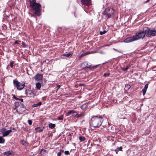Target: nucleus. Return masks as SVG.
<instances>
[{"instance_id": "9b49d317", "label": "nucleus", "mask_w": 156, "mask_h": 156, "mask_svg": "<svg viewBox=\"0 0 156 156\" xmlns=\"http://www.w3.org/2000/svg\"><path fill=\"white\" fill-rule=\"evenodd\" d=\"M85 115V114L84 113H82L81 114H78L77 113L75 115H74L75 118H77L83 117Z\"/></svg>"}, {"instance_id": "1a4fd4ad", "label": "nucleus", "mask_w": 156, "mask_h": 156, "mask_svg": "<svg viewBox=\"0 0 156 156\" xmlns=\"http://www.w3.org/2000/svg\"><path fill=\"white\" fill-rule=\"evenodd\" d=\"M82 3L87 6L90 5L91 4V0H81Z\"/></svg>"}, {"instance_id": "58836bf2", "label": "nucleus", "mask_w": 156, "mask_h": 156, "mask_svg": "<svg viewBox=\"0 0 156 156\" xmlns=\"http://www.w3.org/2000/svg\"><path fill=\"white\" fill-rule=\"evenodd\" d=\"M21 144L24 145H25L26 144V142L24 140H22L21 142Z\"/></svg>"}, {"instance_id": "603ef678", "label": "nucleus", "mask_w": 156, "mask_h": 156, "mask_svg": "<svg viewBox=\"0 0 156 156\" xmlns=\"http://www.w3.org/2000/svg\"><path fill=\"white\" fill-rule=\"evenodd\" d=\"M79 85L80 86H84V85L82 83H80Z\"/></svg>"}, {"instance_id": "72a5a7b5", "label": "nucleus", "mask_w": 156, "mask_h": 156, "mask_svg": "<svg viewBox=\"0 0 156 156\" xmlns=\"http://www.w3.org/2000/svg\"><path fill=\"white\" fill-rule=\"evenodd\" d=\"M110 73H105L104 74V76H108L110 75Z\"/></svg>"}, {"instance_id": "49530a36", "label": "nucleus", "mask_w": 156, "mask_h": 156, "mask_svg": "<svg viewBox=\"0 0 156 156\" xmlns=\"http://www.w3.org/2000/svg\"><path fill=\"white\" fill-rule=\"evenodd\" d=\"M7 131L9 134L11 132H12V130H11V129H10L9 130H8Z\"/></svg>"}, {"instance_id": "2eb2a0df", "label": "nucleus", "mask_w": 156, "mask_h": 156, "mask_svg": "<svg viewBox=\"0 0 156 156\" xmlns=\"http://www.w3.org/2000/svg\"><path fill=\"white\" fill-rule=\"evenodd\" d=\"M42 102L41 101H40L37 104H34L33 105H32L31 107L32 108H34V107H35L40 106V105H42Z\"/></svg>"}, {"instance_id": "864d4df0", "label": "nucleus", "mask_w": 156, "mask_h": 156, "mask_svg": "<svg viewBox=\"0 0 156 156\" xmlns=\"http://www.w3.org/2000/svg\"><path fill=\"white\" fill-rule=\"evenodd\" d=\"M149 1H150V0H147V1H146L145 2L147 3V2H148Z\"/></svg>"}, {"instance_id": "8fccbe9b", "label": "nucleus", "mask_w": 156, "mask_h": 156, "mask_svg": "<svg viewBox=\"0 0 156 156\" xmlns=\"http://www.w3.org/2000/svg\"><path fill=\"white\" fill-rule=\"evenodd\" d=\"M60 152L62 153H63L64 152V150H62V149H61L60 150Z\"/></svg>"}, {"instance_id": "5fc2aeb1", "label": "nucleus", "mask_w": 156, "mask_h": 156, "mask_svg": "<svg viewBox=\"0 0 156 156\" xmlns=\"http://www.w3.org/2000/svg\"><path fill=\"white\" fill-rule=\"evenodd\" d=\"M16 111L19 114V109H16Z\"/></svg>"}, {"instance_id": "37998d69", "label": "nucleus", "mask_w": 156, "mask_h": 156, "mask_svg": "<svg viewBox=\"0 0 156 156\" xmlns=\"http://www.w3.org/2000/svg\"><path fill=\"white\" fill-rule=\"evenodd\" d=\"M22 44L25 47H26V45L25 44V43L24 42H22Z\"/></svg>"}, {"instance_id": "2f4dec72", "label": "nucleus", "mask_w": 156, "mask_h": 156, "mask_svg": "<svg viewBox=\"0 0 156 156\" xmlns=\"http://www.w3.org/2000/svg\"><path fill=\"white\" fill-rule=\"evenodd\" d=\"M87 106L86 104H84L83 105L81 106V108L83 109H84L86 108H87Z\"/></svg>"}, {"instance_id": "412c9836", "label": "nucleus", "mask_w": 156, "mask_h": 156, "mask_svg": "<svg viewBox=\"0 0 156 156\" xmlns=\"http://www.w3.org/2000/svg\"><path fill=\"white\" fill-rule=\"evenodd\" d=\"M96 66H91V65H89L87 64V66H85L84 67L85 68H88L90 69H94V68H96Z\"/></svg>"}, {"instance_id": "6ab92c4d", "label": "nucleus", "mask_w": 156, "mask_h": 156, "mask_svg": "<svg viewBox=\"0 0 156 156\" xmlns=\"http://www.w3.org/2000/svg\"><path fill=\"white\" fill-rule=\"evenodd\" d=\"M22 104V103L20 101L15 102V106L16 108H17L19 106H20Z\"/></svg>"}, {"instance_id": "e433bc0d", "label": "nucleus", "mask_w": 156, "mask_h": 156, "mask_svg": "<svg viewBox=\"0 0 156 156\" xmlns=\"http://www.w3.org/2000/svg\"><path fill=\"white\" fill-rule=\"evenodd\" d=\"M32 121L31 120H28V124L30 125H31L32 124Z\"/></svg>"}, {"instance_id": "cd10ccee", "label": "nucleus", "mask_w": 156, "mask_h": 156, "mask_svg": "<svg viewBox=\"0 0 156 156\" xmlns=\"http://www.w3.org/2000/svg\"><path fill=\"white\" fill-rule=\"evenodd\" d=\"M107 31H106L105 30H104L103 31H100L99 32V34L100 35H103L104 34H105Z\"/></svg>"}, {"instance_id": "de8ad7c7", "label": "nucleus", "mask_w": 156, "mask_h": 156, "mask_svg": "<svg viewBox=\"0 0 156 156\" xmlns=\"http://www.w3.org/2000/svg\"><path fill=\"white\" fill-rule=\"evenodd\" d=\"M46 97H44L42 98V100H45L46 99Z\"/></svg>"}, {"instance_id": "ddd939ff", "label": "nucleus", "mask_w": 156, "mask_h": 156, "mask_svg": "<svg viewBox=\"0 0 156 156\" xmlns=\"http://www.w3.org/2000/svg\"><path fill=\"white\" fill-rule=\"evenodd\" d=\"M77 112L73 110H69L68 111V112L67 113V115L69 116L70 115H72L73 116H74V115H75L74 114L75 113H76Z\"/></svg>"}, {"instance_id": "c9c22d12", "label": "nucleus", "mask_w": 156, "mask_h": 156, "mask_svg": "<svg viewBox=\"0 0 156 156\" xmlns=\"http://www.w3.org/2000/svg\"><path fill=\"white\" fill-rule=\"evenodd\" d=\"M148 84L147 83L145 85L144 88L147 90L148 88Z\"/></svg>"}, {"instance_id": "4468645a", "label": "nucleus", "mask_w": 156, "mask_h": 156, "mask_svg": "<svg viewBox=\"0 0 156 156\" xmlns=\"http://www.w3.org/2000/svg\"><path fill=\"white\" fill-rule=\"evenodd\" d=\"M19 107H20V108H23V110H21V111H20V113L26 111V109L25 106L23 104H22L20 106H19Z\"/></svg>"}, {"instance_id": "f704fd0d", "label": "nucleus", "mask_w": 156, "mask_h": 156, "mask_svg": "<svg viewBox=\"0 0 156 156\" xmlns=\"http://www.w3.org/2000/svg\"><path fill=\"white\" fill-rule=\"evenodd\" d=\"M122 146H121L119 147H118L116 148V149L118 150L119 151H122Z\"/></svg>"}, {"instance_id": "b1692460", "label": "nucleus", "mask_w": 156, "mask_h": 156, "mask_svg": "<svg viewBox=\"0 0 156 156\" xmlns=\"http://www.w3.org/2000/svg\"><path fill=\"white\" fill-rule=\"evenodd\" d=\"M5 140L2 136H0V144H3L5 143Z\"/></svg>"}, {"instance_id": "20e7f679", "label": "nucleus", "mask_w": 156, "mask_h": 156, "mask_svg": "<svg viewBox=\"0 0 156 156\" xmlns=\"http://www.w3.org/2000/svg\"><path fill=\"white\" fill-rule=\"evenodd\" d=\"M114 12V11L112 8L108 7L105 9L102 14L104 15H106V17H107L108 18H110L112 17V16L113 15Z\"/></svg>"}, {"instance_id": "7ed1b4c3", "label": "nucleus", "mask_w": 156, "mask_h": 156, "mask_svg": "<svg viewBox=\"0 0 156 156\" xmlns=\"http://www.w3.org/2000/svg\"><path fill=\"white\" fill-rule=\"evenodd\" d=\"M145 28H143V30L140 31L139 32L136 33V35H133L134 37H135L136 40V41L138 40L141 38H143L146 35V33Z\"/></svg>"}, {"instance_id": "c85d7f7f", "label": "nucleus", "mask_w": 156, "mask_h": 156, "mask_svg": "<svg viewBox=\"0 0 156 156\" xmlns=\"http://www.w3.org/2000/svg\"><path fill=\"white\" fill-rule=\"evenodd\" d=\"M7 131L6 130V128L5 127L2 128L1 130V132L2 133H3L5 131Z\"/></svg>"}, {"instance_id": "f03ea898", "label": "nucleus", "mask_w": 156, "mask_h": 156, "mask_svg": "<svg viewBox=\"0 0 156 156\" xmlns=\"http://www.w3.org/2000/svg\"><path fill=\"white\" fill-rule=\"evenodd\" d=\"M30 6L32 8L34 14L38 16H39L41 15V6L40 3H37L31 5H30Z\"/></svg>"}, {"instance_id": "3c124183", "label": "nucleus", "mask_w": 156, "mask_h": 156, "mask_svg": "<svg viewBox=\"0 0 156 156\" xmlns=\"http://www.w3.org/2000/svg\"><path fill=\"white\" fill-rule=\"evenodd\" d=\"M57 86L58 87V88L57 90V91L59 89V88H60V85H58Z\"/></svg>"}, {"instance_id": "09e8293b", "label": "nucleus", "mask_w": 156, "mask_h": 156, "mask_svg": "<svg viewBox=\"0 0 156 156\" xmlns=\"http://www.w3.org/2000/svg\"><path fill=\"white\" fill-rule=\"evenodd\" d=\"M115 152L116 153V154H118V152L119 151L118 150H117V149H116L115 150Z\"/></svg>"}, {"instance_id": "79ce46f5", "label": "nucleus", "mask_w": 156, "mask_h": 156, "mask_svg": "<svg viewBox=\"0 0 156 156\" xmlns=\"http://www.w3.org/2000/svg\"><path fill=\"white\" fill-rule=\"evenodd\" d=\"M13 98L16 100H18V99H19V98H16L15 96V95H14L13 96Z\"/></svg>"}, {"instance_id": "4c0bfd02", "label": "nucleus", "mask_w": 156, "mask_h": 156, "mask_svg": "<svg viewBox=\"0 0 156 156\" xmlns=\"http://www.w3.org/2000/svg\"><path fill=\"white\" fill-rule=\"evenodd\" d=\"M64 153H65V154L66 155H68V154H69V151H65Z\"/></svg>"}, {"instance_id": "aec40b11", "label": "nucleus", "mask_w": 156, "mask_h": 156, "mask_svg": "<svg viewBox=\"0 0 156 156\" xmlns=\"http://www.w3.org/2000/svg\"><path fill=\"white\" fill-rule=\"evenodd\" d=\"M72 55V54L70 53H68L67 54H62V56H66L68 58L70 57Z\"/></svg>"}, {"instance_id": "393cba45", "label": "nucleus", "mask_w": 156, "mask_h": 156, "mask_svg": "<svg viewBox=\"0 0 156 156\" xmlns=\"http://www.w3.org/2000/svg\"><path fill=\"white\" fill-rule=\"evenodd\" d=\"M2 134V136L3 137L7 136L9 134L7 130L3 133Z\"/></svg>"}, {"instance_id": "9d476101", "label": "nucleus", "mask_w": 156, "mask_h": 156, "mask_svg": "<svg viewBox=\"0 0 156 156\" xmlns=\"http://www.w3.org/2000/svg\"><path fill=\"white\" fill-rule=\"evenodd\" d=\"M43 78V75L41 74L37 73L35 75L34 77V79L37 81H39L41 80Z\"/></svg>"}, {"instance_id": "423d86ee", "label": "nucleus", "mask_w": 156, "mask_h": 156, "mask_svg": "<svg viewBox=\"0 0 156 156\" xmlns=\"http://www.w3.org/2000/svg\"><path fill=\"white\" fill-rule=\"evenodd\" d=\"M145 31L147 37H150L151 36H156V30L154 29H151L148 27H145Z\"/></svg>"}, {"instance_id": "6e6552de", "label": "nucleus", "mask_w": 156, "mask_h": 156, "mask_svg": "<svg viewBox=\"0 0 156 156\" xmlns=\"http://www.w3.org/2000/svg\"><path fill=\"white\" fill-rule=\"evenodd\" d=\"M136 40V39L135 37L133 36L131 37H127L124 40V42L125 43H129L135 41Z\"/></svg>"}, {"instance_id": "c03bdc74", "label": "nucleus", "mask_w": 156, "mask_h": 156, "mask_svg": "<svg viewBox=\"0 0 156 156\" xmlns=\"http://www.w3.org/2000/svg\"><path fill=\"white\" fill-rule=\"evenodd\" d=\"M61 155V153H60V152H58V154H57L58 156H60Z\"/></svg>"}, {"instance_id": "f257e3e1", "label": "nucleus", "mask_w": 156, "mask_h": 156, "mask_svg": "<svg viewBox=\"0 0 156 156\" xmlns=\"http://www.w3.org/2000/svg\"><path fill=\"white\" fill-rule=\"evenodd\" d=\"M103 120L101 116H93L91 119L90 126L94 128H98L101 126Z\"/></svg>"}, {"instance_id": "a878e982", "label": "nucleus", "mask_w": 156, "mask_h": 156, "mask_svg": "<svg viewBox=\"0 0 156 156\" xmlns=\"http://www.w3.org/2000/svg\"><path fill=\"white\" fill-rule=\"evenodd\" d=\"M129 68L128 66H127L125 68H122V70L124 71H126Z\"/></svg>"}, {"instance_id": "ea45409f", "label": "nucleus", "mask_w": 156, "mask_h": 156, "mask_svg": "<svg viewBox=\"0 0 156 156\" xmlns=\"http://www.w3.org/2000/svg\"><path fill=\"white\" fill-rule=\"evenodd\" d=\"M23 108H19V114H22L23 113H20V111H21V110H23Z\"/></svg>"}, {"instance_id": "5701e85b", "label": "nucleus", "mask_w": 156, "mask_h": 156, "mask_svg": "<svg viewBox=\"0 0 156 156\" xmlns=\"http://www.w3.org/2000/svg\"><path fill=\"white\" fill-rule=\"evenodd\" d=\"M55 124L52 123H50L48 125L49 127L51 129L54 128L55 126Z\"/></svg>"}, {"instance_id": "0eeeda50", "label": "nucleus", "mask_w": 156, "mask_h": 156, "mask_svg": "<svg viewBox=\"0 0 156 156\" xmlns=\"http://www.w3.org/2000/svg\"><path fill=\"white\" fill-rule=\"evenodd\" d=\"M25 93L28 97H34L35 95L34 92L29 89H27L25 90Z\"/></svg>"}, {"instance_id": "bb28decb", "label": "nucleus", "mask_w": 156, "mask_h": 156, "mask_svg": "<svg viewBox=\"0 0 156 156\" xmlns=\"http://www.w3.org/2000/svg\"><path fill=\"white\" fill-rule=\"evenodd\" d=\"M85 138L84 137L82 136H80L79 137V139L81 141H82L84 140Z\"/></svg>"}, {"instance_id": "c756f323", "label": "nucleus", "mask_w": 156, "mask_h": 156, "mask_svg": "<svg viewBox=\"0 0 156 156\" xmlns=\"http://www.w3.org/2000/svg\"><path fill=\"white\" fill-rule=\"evenodd\" d=\"M63 116L62 115H61L58 118V120H61L63 119Z\"/></svg>"}, {"instance_id": "a18cd8bd", "label": "nucleus", "mask_w": 156, "mask_h": 156, "mask_svg": "<svg viewBox=\"0 0 156 156\" xmlns=\"http://www.w3.org/2000/svg\"><path fill=\"white\" fill-rule=\"evenodd\" d=\"M18 100L22 102H23V99H21V98H19V99H18Z\"/></svg>"}, {"instance_id": "7c9ffc66", "label": "nucleus", "mask_w": 156, "mask_h": 156, "mask_svg": "<svg viewBox=\"0 0 156 156\" xmlns=\"http://www.w3.org/2000/svg\"><path fill=\"white\" fill-rule=\"evenodd\" d=\"M147 90H146V89H145L144 88L142 89V91L143 92V95H145V94Z\"/></svg>"}, {"instance_id": "6e6d98bb", "label": "nucleus", "mask_w": 156, "mask_h": 156, "mask_svg": "<svg viewBox=\"0 0 156 156\" xmlns=\"http://www.w3.org/2000/svg\"><path fill=\"white\" fill-rule=\"evenodd\" d=\"M87 55V54H84V55H83V54H82V55H81V56L82 55H83V56H84V55Z\"/></svg>"}, {"instance_id": "f8f14e48", "label": "nucleus", "mask_w": 156, "mask_h": 156, "mask_svg": "<svg viewBox=\"0 0 156 156\" xmlns=\"http://www.w3.org/2000/svg\"><path fill=\"white\" fill-rule=\"evenodd\" d=\"M13 151H7L4 152L3 153L4 155H6V156H9L13 154Z\"/></svg>"}, {"instance_id": "39448f33", "label": "nucleus", "mask_w": 156, "mask_h": 156, "mask_svg": "<svg viewBox=\"0 0 156 156\" xmlns=\"http://www.w3.org/2000/svg\"><path fill=\"white\" fill-rule=\"evenodd\" d=\"M13 83L14 86L16 87L17 89L19 90H21L24 87L25 83H21L17 80H14L13 81Z\"/></svg>"}, {"instance_id": "a19ab883", "label": "nucleus", "mask_w": 156, "mask_h": 156, "mask_svg": "<svg viewBox=\"0 0 156 156\" xmlns=\"http://www.w3.org/2000/svg\"><path fill=\"white\" fill-rule=\"evenodd\" d=\"M19 42H20V41H15L14 42V44H19Z\"/></svg>"}, {"instance_id": "f3484780", "label": "nucleus", "mask_w": 156, "mask_h": 156, "mask_svg": "<svg viewBox=\"0 0 156 156\" xmlns=\"http://www.w3.org/2000/svg\"><path fill=\"white\" fill-rule=\"evenodd\" d=\"M48 151H47L46 150L44 149H42L40 151V154H41V155H44L45 154H46L48 153Z\"/></svg>"}, {"instance_id": "473e14b6", "label": "nucleus", "mask_w": 156, "mask_h": 156, "mask_svg": "<svg viewBox=\"0 0 156 156\" xmlns=\"http://www.w3.org/2000/svg\"><path fill=\"white\" fill-rule=\"evenodd\" d=\"M14 63V62L12 61L10 62V66L11 68H12L13 67V64Z\"/></svg>"}, {"instance_id": "dca6fc26", "label": "nucleus", "mask_w": 156, "mask_h": 156, "mask_svg": "<svg viewBox=\"0 0 156 156\" xmlns=\"http://www.w3.org/2000/svg\"><path fill=\"white\" fill-rule=\"evenodd\" d=\"M44 129V126L41 129H39L38 127H36L35 128V130L36 131V132L41 133L43 131Z\"/></svg>"}, {"instance_id": "a211bd4d", "label": "nucleus", "mask_w": 156, "mask_h": 156, "mask_svg": "<svg viewBox=\"0 0 156 156\" xmlns=\"http://www.w3.org/2000/svg\"><path fill=\"white\" fill-rule=\"evenodd\" d=\"M41 87V84L40 83H37L36 84V88L37 90H40Z\"/></svg>"}, {"instance_id": "4be33fe9", "label": "nucleus", "mask_w": 156, "mask_h": 156, "mask_svg": "<svg viewBox=\"0 0 156 156\" xmlns=\"http://www.w3.org/2000/svg\"><path fill=\"white\" fill-rule=\"evenodd\" d=\"M29 1L30 6L37 3L36 2V0H29Z\"/></svg>"}]
</instances>
